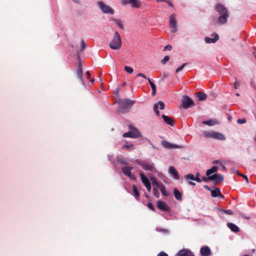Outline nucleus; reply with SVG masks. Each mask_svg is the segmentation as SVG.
Segmentation results:
<instances>
[{
  "mask_svg": "<svg viewBox=\"0 0 256 256\" xmlns=\"http://www.w3.org/2000/svg\"><path fill=\"white\" fill-rule=\"evenodd\" d=\"M216 10L220 14L218 18V22L220 24H226L229 17V14L227 8L220 4H217L216 5Z\"/></svg>",
  "mask_w": 256,
  "mask_h": 256,
  "instance_id": "nucleus-1",
  "label": "nucleus"
},
{
  "mask_svg": "<svg viewBox=\"0 0 256 256\" xmlns=\"http://www.w3.org/2000/svg\"><path fill=\"white\" fill-rule=\"evenodd\" d=\"M110 48L114 50H118L122 46V41L120 34L116 32L110 44Z\"/></svg>",
  "mask_w": 256,
  "mask_h": 256,
  "instance_id": "nucleus-2",
  "label": "nucleus"
},
{
  "mask_svg": "<svg viewBox=\"0 0 256 256\" xmlns=\"http://www.w3.org/2000/svg\"><path fill=\"white\" fill-rule=\"evenodd\" d=\"M134 104V101L130 99L120 100L118 101L119 111L121 112H125L126 110L130 108Z\"/></svg>",
  "mask_w": 256,
  "mask_h": 256,
  "instance_id": "nucleus-3",
  "label": "nucleus"
},
{
  "mask_svg": "<svg viewBox=\"0 0 256 256\" xmlns=\"http://www.w3.org/2000/svg\"><path fill=\"white\" fill-rule=\"evenodd\" d=\"M129 128L131 130L128 132L123 134L124 138H137L140 136V133L134 126L132 125L129 126Z\"/></svg>",
  "mask_w": 256,
  "mask_h": 256,
  "instance_id": "nucleus-4",
  "label": "nucleus"
},
{
  "mask_svg": "<svg viewBox=\"0 0 256 256\" xmlns=\"http://www.w3.org/2000/svg\"><path fill=\"white\" fill-rule=\"evenodd\" d=\"M204 135L206 137L211 138L218 140H225V136L221 133L216 132H205Z\"/></svg>",
  "mask_w": 256,
  "mask_h": 256,
  "instance_id": "nucleus-5",
  "label": "nucleus"
},
{
  "mask_svg": "<svg viewBox=\"0 0 256 256\" xmlns=\"http://www.w3.org/2000/svg\"><path fill=\"white\" fill-rule=\"evenodd\" d=\"M182 107L185 109L189 108L194 105V100L186 95L182 96Z\"/></svg>",
  "mask_w": 256,
  "mask_h": 256,
  "instance_id": "nucleus-6",
  "label": "nucleus"
},
{
  "mask_svg": "<svg viewBox=\"0 0 256 256\" xmlns=\"http://www.w3.org/2000/svg\"><path fill=\"white\" fill-rule=\"evenodd\" d=\"M100 9L105 14H114V10L110 6L106 5L104 2H100L98 4Z\"/></svg>",
  "mask_w": 256,
  "mask_h": 256,
  "instance_id": "nucleus-7",
  "label": "nucleus"
},
{
  "mask_svg": "<svg viewBox=\"0 0 256 256\" xmlns=\"http://www.w3.org/2000/svg\"><path fill=\"white\" fill-rule=\"evenodd\" d=\"M76 74L77 77L79 78L80 82L82 84H84V82L83 79V74L82 68V64L80 61H78V66L76 70Z\"/></svg>",
  "mask_w": 256,
  "mask_h": 256,
  "instance_id": "nucleus-8",
  "label": "nucleus"
},
{
  "mask_svg": "<svg viewBox=\"0 0 256 256\" xmlns=\"http://www.w3.org/2000/svg\"><path fill=\"white\" fill-rule=\"evenodd\" d=\"M130 4L134 8H138L141 6V3L138 0H121V4L125 6L126 4Z\"/></svg>",
  "mask_w": 256,
  "mask_h": 256,
  "instance_id": "nucleus-9",
  "label": "nucleus"
},
{
  "mask_svg": "<svg viewBox=\"0 0 256 256\" xmlns=\"http://www.w3.org/2000/svg\"><path fill=\"white\" fill-rule=\"evenodd\" d=\"M170 25L172 28L171 32H176V21L174 14H171L170 17Z\"/></svg>",
  "mask_w": 256,
  "mask_h": 256,
  "instance_id": "nucleus-10",
  "label": "nucleus"
},
{
  "mask_svg": "<svg viewBox=\"0 0 256 256\" xmlns=\"http://www.w3.org/2000/svg\"><path fill=\"white\" fill-rule=\"evenodd\" d=\"M162 145L166 148L167 149H174L179 148L181 147L177 144H171L166 140L162 142Z\"/></svg>",
  "mask_w": 256,
  "mask_h": 256,
  "instance_id": "nucleus-11",
  "label": "nucleus"
},
{
  "mask_svg": "<svg viewBox=\"0 0 256 256\" xmlns=\"http://www.w3.org/2000/svg\"><path fill=\"white\" fill-rule=\"evenodd\" d=\"M224 176L221 174H214L212 175L210 178V180H212L215 183L221 182L224 180Z\"/></svg>",
  "mask_w": 256,
  "mask_h": 256,
  "instance_id": "nucleus-12",
  "label": "nucleus"
},
{
  "mask_svg": "<svg viewBox=\"0 0 256 256\" xmlns=\"http://www.w3.org/2000/svg\"><path fill=\"white\" fill-rule=\"evenodd\" d=\"M140 175L142 183L146 188L148 191L150 192L151 190V184L148 179L143 174L141 173Z\"/></svg>",
  "mask_w": 256,
  "mask_h": 256,
  "instance_id": "nucleus-13",
  "label": "nucleus"
},
{
  "mask_svg": "<svg viewBox=\"0 0 256 256\" xmlns=\"http://www.w3.org/2000/svg\"><path fill=\"white\" fill-rule=\"evenodd\" d=\"M157 207L160 210L164 212H168L170 210L168 205L162 200H158L157 202Z\"/></svg>",
  "mask_w": 256,
  "mask_h": 256,
  "instance_id": "nucleus-14",
  "label": "nucleus"
},
{
  "mask_svg": "<svg viewBox=\"0 0 256 256\" xmlns=\"http://www.w3.org/2000/svg\"><path fill=\"white\" fill-rule=\"evenodd\" d=\"M132 169V167L129 166H124L122 168V172L126 175V176H128L129 178H134V176L132 174L131 170Z\"/></svg>",
  "mask_w": 256,
  "mask_h": 256,
  "instance_id": "nucleus-15",
  "label": "nucleus"
},
{
  "mask_svg": "<svg viewBox=\"0 0 256 256\" xmlns=\"http://www.w3.org/2000/svg\"><path fill=\"white\" fill-rule=\"evenodd\" d=\"M211 195L213 198L220 197L222 199H224V196L222 194L220 189L218 188H216L215 190H211Z\"/></svg>",
  "mask_w": 256,
  "mask_h": 256,
  "instance_id": "nucleus-16",
  "label": "nucleus"
},
{
  "mask_svg": "<svg viewBox=\"0 0 256 256\" xmlns=\"http://www.w3.org/2000/svg\"><path fill=\"white\" fill-rule=\"evenodd\" d=\"M200 253L202 256H209L211 254V250L208 246H204L201 248Z\"/></svg>",
  "mask_w": 256,
  "mask_h": 256,
  "instance_id": "nucleus-17",
  "label": "nucleus"
},
{
  "mask_svg": "<svg viewBox=\"0 0 256 256\" xmlns=\"http://www.w3.org/2000/svg\"><path fill=\"white\" fill-rule=\"evenodd\" d=\"M212 36L214 38H210L209 37L205 38L204 40L206 43H214L219 38V36H218V34L216 33L213 34Z\"/></svg>",
  "mask_w": 256,
  "mask_h": 256,
  "instance_id": "nucleus-18",
  "label": "nucleus"
},
{
  "mask_svg": "<svg viewBox=\"0 0 256 256\" xmlns=\"http://www.w3.org/2000/svg\"><path fill=\"white\" fill-rule=\"evenodd\" d=\"M177 254L178 256H194L190 250L187 249H183L179 250Z\"/></svg>",
  "mask_w": 256,
  "mask_h": 256,
  "instance_id": "nucleus-19",
  "label": "nucleus"
},
{
  "mask_svg": "<svg viewBox=\"0 0 256 256\" xmlns=\"http://www.w3.org/2000/svg\"><path fill=\"white\" fill-rule=\"evenodd\" d=\"M141 166L143 169L146 170H149L151 172L154 171V167L153 166V164H152L144 162L142 164Z\"/></svg>",
  "mask_w": 256,
  "mask_h": 256,
  "instance_id": "nucleus-20",
  "label": "nucleus"
},
{
  "mask_svg": "<svg viewBox=\"0 0 256 256\" xmlns=\"http://www.w3.org/2000/svg\"><path fill=\"white\" fill-rule=\"evenodd\" d=\"M162 118L166 123L171 126H174V120L172 118L169 117L164 114L162 116Z\"/></svg>",
  "mask_w": 256,
  "mask_h": 256,
  "instance_id": "nucleus-21",
  "label": "nucleus"
},
{
  "mask_svg": "<svg viewBox=\"0 0 256 256\" xmlns=\"http://www.w3.org/2000/svg\"><path fill=\"white\" fill-rule=\"evenodd\" d=\"M168 172L174 176V178H178V173L177 170L172 166H170L168 168Z\"/></svg>",
  "mask_w": 256,
  "mask_h": 256,
  "instance_id": "nucleus-22",
  "label": "nucleus"
},
{
  "mask_svg": "<svg viewBox=\"0 0 256 256\" xmlns=\"http://www.w3.org/2000/svg\"><path fill=\"white\" fill-rule=\"evenodd\" d=\"M227 226L232 231L234 232H237L240 231L238 227L233 223L228 222L227 224Z\"/></svg>",
  "mask_w": 256,
  "mask_h": 256,
  "instance_id": "nucleus-23",
  "label": "nucleus"
},
{
  "mask_svg": "<svg viewBox=\"0 0 256 256\" xmlns=\"http://www.w3.org/2000/svg\"><path fill=\"white\" fill-rule=\"evenodd\" d=\"M133 193L132 194L135 197V198L138 200L140 196V194L139 191L135 185L132 186Z\"/></svg>",
  "mask_w": 256,
  "mask_h": 256,
  "instance_id": "nucleus-24",
  "label": "nucleus"
},
{
  "mask_svg": "<svg viewBox=\"0 0 256 256\" xmlns=\"http://www.w3.org/2000/svg\"><path fill=\"white\" fill-rule=\"evenodd\" d=\"M158 189L161 191L162 195L166 196H169V193L166 190V186L162 184H160V186L158 188Z\"/></svg>",
  "mask_w": 256,
  "mask_h": 256,
  "instance_id": "nucleus-25",
  "label": "nucleus"
},
{
  "mask_svg": "<svg viewBox=\"0 0 256 256\" xmlns=\"http://www.w3.org/2000/svg\"><path fill=\"white\" fill-rule=\"evenodd\" d=\"M174 196L178 200H180L182 199V194L181 192L176 188L174 189Z\"/></svg>",
  "mask_w": 256,
  "mask_h": 256,
  "instance_id": "nucleus-26",
  "label": "nucleus"
},
{
  "mask_svg": "<svg viewBox=\"0 0 256 256\" xmlns=\"http://www.w3.org/2000/svg\"><path fill=\"white\" fill-rule=\"evenodd\" d=\"M218 170V168L216 166H213L211 168L208 169L206 170V176H208V175L212 176L211 174L212 173L217 172Z\"/></svg>",
  "mask_w": 256,
  "mask_h": 256,
  "instance_id": "nucleus-27",
  "label": "nucleus"
},
{
  "mask_svg": "<svg viewBox=\"0 0 256 256\" xmlns=\"http://www.w3.org/2000/svg\"><path fill=\"white\" fill-rule=\"evenodd\" d=\"M148 80L152 89V94L154 96L156 93V86L149 78H148Z\"/></svg>",
  "mask_w": 256,
  "mask_h": 256,
  "instance_id": "nucleus-28",
  "label": "nucleus"
},
{
  "mask_svg": "<svg viewBox=\"0 0 256 256\" xmlns=\"http://www.w3.org/2000/svg\"><path fill=\"white\" fill-rule=\"evenodd\" d=\"M196 96L200 100H204L206 98V94L202 92H199L197 93Z\"/></svg>",
  "mask_w": 256,
  "mask_h": 256,
  "instance_id": "nucleus-29",
  "label": "nucleus"
},
{
  "mask_svg": "<svg viewBox=\"0 0 256 256\" xmlns=\"http://www.w3.org/2000/svg\"><path fill=\"white\" fill-rule=\"evenodd\" d=\"M150 180L152 181V184L153 186H155L157 188H158L160 186V184H162V183L158 182L154 178L152 177L150 178Z\"/></svg>",
  "mask_w": 256,
  "mask_h": 256,
  "instance_id": "nucleus-30",
  "label": "nucleus"
},
{
  "mask_svg": "<svg viewBox=\"0 0 256 256\" xmlns=\"http://www.w3.org/2000/svg\"><path fill=\"white\" fill-rule=\"evenodd\" d=\"M113 20L115 22L116 24L122 29L124 28V26L120 20L118 19H113Z\"/></svg>",
  "mask_w": 256,
  "mask_h": 256,
  "instance_id": "nucleus-31",
  "label": "nucleus"
},
{
  "mask_svg": "<svg viewBox=\"0 0 256 256\" xmlns=\"http://www.w3.org/2000/svg\"><path fill=\"white\" fill-rule=\"evenodd\" d=\"M202 123H203V124H206V125L213 126L214 124H215L216 122H215V121H214L213 120H208L204 121L202 122Z\"/></svg>",
  "mask_w": 256,
  "mask_h": 256,
  "instance_id": "nucleus-32",
  "label": "nucleus"
},
{
  "mask_svg": "<svg viewBox=\"0 0 256 256\" xmlns=\"http://www.w3.org/2000/svg\"><path fill=\"white\" fill-rule=\"evenodd\" d=\"M185 178L186 180H195V177L192 174H188V175L185 176Z\"/></svg>",
  "mask_w": 256,
  "mask_h": 256,
  "instance_id": "nucleus-33",
  "label": "nucleus"
},
{
  "mask_svg": "<svg viewBox=\"0 0 256 256\" xmlns=\"http://www.w3.org/2000/svg\"><path fill=\"white\" fill-rule=\"evenodd\" d=\"M158 188H157L156 187L153 188L154 195L157 198H159V193H158Z\"/></svg>",
  "mask_w": 256,
  "mask_h": 256,
  "instance_id": "nucleus-34",
  "label": "nucleus"
},
{
  "mask_svg": "<svg viewBox=\"0 0 256 256\" xmlns=\"http://www.w3.org/2000/svg\"><path fill=\"white\" fill-rule=\"evenodd\" d=\"M124 70L128 73L132 74L134 72V70L132 68L128 66H124Z\"/></svg>",
  "mask_w": 256,
  "mask_h": 256,
  "instance_id": "nucleus-35",
  "label": "nucleus"
},
{
  "mask_svg": "<svg viewBox=\"0 0 256 256\" xmlns=\"http://www.w3.org/2000/svg\"><path fill=\"white\" fill-rule=\"evenodd\" d=\"M156 104H158V108L159 106L160 110H163L164 108V104L162 102H158Z\"/></svg>",
  "mask_w": 256,
  "mask_h": 256,
  "instance_id": "nucleus-36",
  "label": "nucleus"
},
{
  "mask_svg": "<svg viewBox=\"0 0 256 256\" xmlns=\"http://www.w3.org/2000/svg\"><path fill=\"white\" fill-rule=\"evenodd\" d=\"M154 110L157 116H160V112L158 110V104H154Z\"/></svg>",
  "mask_w": 256,
  "mask_h": 256,
  "instance_id": "nucleus-37",
  "label": "nucleus"
},
{
  "mask_svg": "<svg viewBox=\"0 0 256 256\" xmlns=\"http://www.w3.org/2000/svg\"><path fill=\"white\" fill-rule=\"evenodd\" d=\"M169 60V56H166L164 57V58L162 60L161 63L162 64H166V63Z\"/></svg>",
  "mask_w": 256,
  "mask_h": 256,
  "instance_id": "nucleus-38",
  "label": "nucleus"
},
{
  "mask_svg": "<svg viewBox=\"0 0 256 256\" xmlns=\"http://www.w3.org/2000/svg\"><path fill=\"white\" fill-rule=\"evenodd\" d=\"M186 63L183 64L181 66L176 68V72L178 73L180 71L182 70L186 66Z\"/></svg>",
  "mask_w": 256,
  "mask_h": 256,
  "instance_id": "nucleus-39",
  "label": "nucleus"
},
{
  "mask_svg": "<svg viewBox=\"0 0 256 256\" xmlns=\"http://www.w3.org/2000/svg\"><path fill=\"white\" fill-rule=\"evenodd\" d=\"M200 173L197 172L196 174V176L195 177V180H196L198 182H202V180L200 178L199 176H200Z\"/></svg>",
  "mask_w": 256,
  "mask_h": 256,
  "instance_id": "nucleus-40",
  "label": "nucleus"
},
{
  "mask_svg": "<svg viewBox=\"0 0 256 256\" xmlns=\"http://www.w3.org/2000/svg\"><path fill=\"white\" fill-rule=\"evenodd\" d=\"M246 122V119L244 118L242 119H238L237 120V122L238 124H244Z\"/></svg>",
  "mask_w": 256,
  "mask_h": 256,
  "instance_id": "nucleus-41",
  "label": "nucleus"
},
{
  "mask_svg": "<svg viewBox=\"0 0 256 256\" xmlns=\"http://www.w3.org/2000/svg\"><path fill=\"white\" fill-rule=\"evenodd\" d=\"M224 214L232 215L234 214V212L233 211L231 210H226L224 211Z\"/></svg>",
  "mask_w": 256,
  "mask_h": 256,
  "instance_id": "nucleus-42",
  "label": "nucleus"
},
{
  "mask_svg": "<svg viewBox=\"0 0 256 256\" xmlns=\"http://www.w3.org/2000/svg\"><path fill=\"white\" fill-rule=\"evenodd\" d=\"M86 46V44L85 43V42L84 40H82L81 43H80L81 50H84Z\"/></svg>",
  "mask_w": 256,
  "mask_h": 256,
  "instance_id": "nucleus-43",
  "label": "nucleus"
},
{
  "mask_svg": "<svg viewBox=\"0 0 256 256\" xmlns=\"http://www.w3.org/2000/svg\"><path fill=\"white\" fill-rule=\"evenodd\" d=\"M208 177H206V176H202V180L204 181V182H208V180H210V178L211 176L210 175H208V176H207Z\"/></svg>",
  "mask_w": 256,
  "mask_h": 256,
  "instance_id": "nucleus-44",
  "label": "nucleus"
},
{
  "mask_svg": "<svg viewBox=\"0 0 256 256\" xmlns=\"http://www.w3.org/2000/svg\"><path fill=\"white\" fill-rule=\"evenodd\" d=\"M148 206L149 208H150L152 210H154V206L152 202H148Z\"/></svg>",
  "mask_w": 256,
  "mask_h": 256,
  "instance_id": "nucleus-45",
  "label": "nucleus"
},
{
  "mask_svg": "<svg viewBox=\"0 0 256 256\" xmlns=\"http://www.w3.org/2000/svg\"><path fill=\"white\" fill-rule=\"evenodd\" d=\"M172 48V46L170 45H167L164 47V50H170Z\"/></svg>",
  "mask_w": 256,
  "mask_h": 256,
  "instance_id": "nucleus-46",
  "label": "nucleus"
},
{
  "mask_svg": "<svg viewBox=\"0 0 256 256\" xmlns=\"http://www.w3.org/2000/svg\"><path fill=\"white\" fill-rule=\"evenodd\" d=\"M157 256H168L166 252H161L158 254Z\"/></svg>",
  "mask_w": 256,
  "mask_h": 256,
  "instance_id": "nucleus-47",
  "label": "nucleus"
},
{
  "mask_svg": "<svg viewBox=\"0 0 256 256\" xmlns=\"http://www.w3.org/2000/svg\"><path fill=\"white\" fill-rule=\"evenodd\" d=\"M240 176H242V177H243V178H244L246 180L247 183H248V182H249L248 179V176L246 175L241 174H240Z\"/></svg>",
  "mask_w": 256,
  "mask_h": 256,
  "instance_id": "nucleus-48",
  "label": "nucleus"
},
{
  "mask_svg": "<svg viewBox=\"0 0 256 256\" xmlns=\"http://www.w3.org/2000/svg\"><path fill=\"white\" fill-rule=\"evenodd\" d=\"M136 76H138V77L142 76V78H144L146 79H147V80H148V78H146V76L144 74H143L142 73L138 74H137Z\"/></svg>",
  "mask_w": 256,
  "mask_h": 256,
  "instance_id": "nucleus-49",
  "label": "nucleus"
},
{
  "mask_svg": "<svg viewBox=\"0 0 256 256\" xmlns=\"http://www.w3.org/2000/svg\"><path fill=\"white\" fill-rule=\"evenodd\" d=\"M240 85V83L236 81L234 84V86L235 89H237Z\"/></svg>",
  "mask_w": 256,
  "mask_h": 256,
  "instance_id": "nucleus-50",
  "label": "nucleus"
},
{
  "mask_svg": "<svg viewBox=\"0 0 256 256\" xmlns=\"http://www.w3.org/2000/svg\"><path fill=\"white\" fill-rule=\"evenodd\" d=\"M204 188H206V190H208V191H210V192H211V190H212L211 188H210V187H209V186H207V185H204Z\"/></svg>",
  "mask_w": 256,
  "mask_h": 256,
  "instance_id": "nucleus-51",
  "label": "nucleus"
},
{
  "mask_svg": "<svg viewBox=\"0 0 256 256\" xmlns=\"http://www.w3.org/2000/svg\"><path fill=\"white\" fill-rule=\"evenodd\" d=\"M119 91H120V89L119 88H117L115 91H114V94L116 96H118V94H119Z\"/></svg>",
  "mask_w": 256,
  "mask_h": 256,
  "instance_id": "nucleus-52",
  "label": "nucleus"
},
{
  "mask_svg": "<svg viewBox=\"0 0 256 256\" xmlns=\"http://www.w3.org/2000/svg\"><path fill=\"white\" fill-rule=\"evenodd\" d=\"M86 75L88 77V78H90V72L89 71H87L86 72Z\"/></svg>",
  "mask_w": 256,
  "mask_h": 256,
  "instance_id": "nucleus-53",
  "label": "nucleus"
},
{
  "mask_svg": "<svg viewBox=\"0 0 256 256\" xmlns=\"http://www.w3.org/2000/svg\"><path fill=\"white\" fill-rule=\"evenodd\" d=\"M132 146V144H130V145H125L124 146V147L126 148H131Z\"/></svg>",
  "mask_w": 256,
  "mask_h": 256,
  "instance_id": "nucleus-54",
  "label": "nucleus"
},
{
  "mask_svg": "<svg viewBox=\"0 0 256 256\" xmlns=\"http://www.w3.org/2000/svg\"><path fill=\"white\" fill-rule=\"evenodd\" d=\"M214 162L218 164H221V162L219 160H215Z\"/></svg>",
  "mask_w": 256,
  "mask_h": 256,
  "instance_id": "nucleus-55",
  "label": "nucleus"
},
{
  "mask_svg": "<svg viewBox=\"0 0 256 256\" xmlns=\"http://www.w3.org/2000/svg\"><path fill=\"white\" fill-rule=\"evenodd\" d=\"M189 184L190 185H192V186H195L196 185V183H194V182H189Z\"/></svg>",
  "mask_w": 256,
  "mask_h": 256,
  "instance_id": "nucleus-56",
  "label": "nucleus"
},
{
  "mask_svg": "<svg viewBox=\"0 0 256 256\" xmlns=\"http://www.w3.org/2000/svg\"><path fill=\"white\" fill-rule=\"evenodd\" d=\"M226 210H224V209H222V208H220L219 210V211L223 214H224V211H225Z\"/></svg>",
  "mask_w": 256,
  "mask_h": 256,
  "instance_id": "nucleus-57",
  "label": "nucleus"
},
{
  "mask_svg": "<svg viewBox=\"0 0 256 256\" xmlns=\"http://www.w3.org/2000/svg\"><path fill=\"white\" fill-rule=\"evenodd\" d=\"M234 172H236L237 174H238V175L240 176V174H241L238 171V170H234Z\"/></svg>",
  "mask_w": 256,
  "mask_h": 256,
  "instance_id": "nucleus-58",
  "label": "nucleus"
},
{
  "mask_svg": "<svg viewBox=\"0 0 256 256\" xmlns=\"http://www.w3.org/2000/svg\"><path fill=\"white\" fill-rule=\"evenodd\" d=\"M75 3H77V4H78L80 2V1L79 0H72Z\"/></svg>",
  "mask_w": 256,
  "mask_h": 256,
  "instance_id": "nucleus-59",
  "label": "nucleus"
},
{
  "mask_svg": "<svg viewBox=\"0 0 256 256\" xmlns=\"http://www.w3.org/2000/svg\"><path fill=\"white\" fill-rule=\"evenodd\" d=\"M167 2V3H168V4L170 6H172V4L170 2H168H168Z\"/></svg>",
  "mask_w": 256,
  "mask_h": 256,
  "instance_id": "nucleus-60",
  "label": "nucleus"
},
{
  "mask_svg": "<svg viewBox=\"0 0 256 256\" xmlns=\"http://www.w3.org/2000/svg\"><path fill=\"white\" fill-rule=\"evenodd\" d=\"M94 82V79H92L90 80V82H91L92 84H93Z\"/></svg>",
  "mask_w": 256,
  "mask_h": 256,
  "instance_id": "nucleus-61",
  "label": "nucleus"
},
{
  "mask_svg": "<svg viewBox=\"0 0 256 256\" xmlns=\"http://www.w3.org/2000/svg\"><path fill=\"white\" fill-rule=\"evenodd\" d=\"M256 252V250H255V249H254V250H252V252H253L254 253V252Z\"/></svg>",
  "mask_w": 256,
  "mask_h": 256,
  "instance_id": "nucleus-62",
  "label": "nucleus"
},
{
  "mask_svg": "<svg viewBox=\"0 0 256 256\" xmlns=\"http://www.w3.org/2000/svg\"><path fill=\"white\" fill-rule=\"evenodd\" d=\"M236 96H240V94H239L238 93H236Z\"/></svg>",
  "mask_w": 256,
  "mask_h": 256,
  "instance_id": "nucleus-63",
  "label": "nucleus"
},
{
  "mask_svg": "<svg viewBox=\"0 0 256 256\" xmlns=\"http://www.w3.org/2000/svg\"><path fill=\"white\" fill-rule=\"evenodd\" d=\"M244 256H248V254H245V255H244Z\"/></svg>",
  "mask_w": 256,
  "mask_h": 256,
  "instance_id": "nucleus-64",
  "label": "nucleus"
}]
</instances>
